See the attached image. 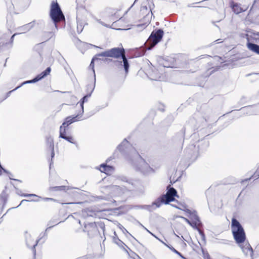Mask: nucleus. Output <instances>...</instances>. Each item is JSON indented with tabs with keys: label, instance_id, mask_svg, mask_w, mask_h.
I'll list each match as a JSON object with an SVG mask.
<instances>
[{
	"label": "nucleus",
	"instance_id": "obj_1",
	"mask_svg": "<svg viewBox=\"0 0 259 259\" xmlns=\"http://www.w3.org/2000/svg\"><path fill=\"white\" fill-rule=\"evenodd\" d=\"M231 230L235 241L239 244L245 256L251 257L253 251L249 243L245 240L244 231L240 224L235 219L232 220Z\"/></svg>",
	"mask_w": 259,
	"mask_h": 259
},
{
	"label": "nucleus",
	"instance_id": "obj_2",
	"mask_svg": "<svg viewBox=\"0 0 259 259\" xmlns=\"http://www.w3.org/2000/svg\"><path fill=\"white\" fill-rule=\"evenodd\" d=\"M175 197H178V196L177 195V191L174 188H170L167 190L165 195L162 196L153 204L155 205L157 207H158L162 203L167 204L170 202L174 201Z\"/></svg>",
	"mask_w": 259,
	"mask_h": 259
},
{
	"label": "nucleus",
	"instance_id": "obj_3",
	"mask_svg": "<svg viewBox=\"0 0 259 259\" xmlns=\"http://www.w3.org/2000/svg\"><path fill=\"white\" fill-rule=\"evenodd\" d=\"M111 57L118 58L121 57L122 62H120L121 65H123L124 68L125 74L128 72L129 64L124 54L123 48H113L110 50Z\"/></svg>",
	"mask_w": 259,
	"mask_h": 259
},
{
	"label": "nucleus",
	"instance_id": "obj_4",
	"mask_svg": "<svg viewBox=\"0 0 259 259\" xmlns=\"http://www.w3.org/2000/svg\"><path fill=\"white\" fill-rule=\"evenodd\" d=\"M50 15L52 20L55 22L60 21L64 19V16L56 2H52L51 5Z\"/></svg>",
	"mask_w": 259,
	"mask_h": 259
},
{
	"label": "nucleus",
	"instance_id": "obj_5",
	"mask_svg": "<svg viewBox=\"0 0 259 259\" xmlns=\"http://www.w3.org/2000/svg\"><path fill=\"white\" fill-rule=\"evenodd\" d=\"M135 157L136 161L134 163L135 167L143 172H149L152 170V168L150 167L147 162L138 154L135 153Z\"/></svg>",
	"mask_w": 259,
	"mask_h": 259
},
{
	"label": "nucleus",
	"instance_id": "obj_6",
	"mask_svg": "<svg viewBox=\"0 0 259 259\" xmlns=\"http://www.w3.org/2000/svg\"><path fill=\"white\" fill-rule=\"evenodd\" d=\"M165 73V68L164 67H160L151 71L149 75L150 78L154 80L165 81L167 78Z\"/></svg>",
	"mask_w": 259,
	"mask_h": 259
},
{
	"label": "nucleus",
	"instance_id": "obj_7",
	"mask_svg": "<svg viewBox=\"0 0 259 259\" xmlns=\"http://www.w3.org/2000/svg\"><path fill=\"white\" fill-rule=\"evenodd\" d=\"M163 34V31L160 29L154 32L153 31L151 34L147 43L150 45L149 49H150L159 42Z\"/></svg>",
	"mask_w": 259,
	"mask_h": 259
},
{
	"label": "nucleus",
	"instance_id": "obj_8",
	"mask_svg": "<svg viewBox=\"0 0 259 259\" xmlns=\"http://www.w3.org/2000/svg\"><path fill=\"white\" fill-rule=\"evenodd\" d=\"M51 71V68L50 67H48L46 70H45L44 71H43L42 73H41L40 74L38 75L35 78H34L32 80H28V81H25L24 82H23L21 85L17 87L16 89H15L14 90V91L18 89V88H19L21 86H22V85L25 84V83H34V82H35L38 80H39L40 79H41V78H44L45 76H47V75H48L50 72ZM11 92V91L10 92Z\"/></svg>",
	"mask_w": 259,
	"mask_h": 259
},
{
	"label": "nucleus",
	"instance_id": "obj_9",
	"mask_svg": "<svg viewBox=\"0 0 259 259\" xmlns=\"http://www.w3.org/2000/svg\"><path fill=\"white\" fill-rule=\"evenodd\" d=\"M81 116L80 115H77L75 116H69L65 119V121L63 123L62 125L60 127H63V130L65 129L66 131V128L71 123L73 122L78 121L80 119Z\"/></svg>",
	"mask_w": 259,
	"mask_h": 259
},
{
	"label": "nucleus",
	"instance_id": "obj_10",
	"mask_svg": "<svg viewBox=\"0 0 259 259\" xmlns=\"http://www.w3.org/2000/svg\"><path fill=\"white\" fill-rule=\"evenodd\" d=\"M184 210L187 213V216L190 218L194 225L196 226L199 224L200 221L195 211H191L189 209Z\"/></svg>",
	"mask_w": 259,
	"mask_h": 259
},
{
	"label": "nucleus",
	"instance_id": "obj_11",
	"mask_svg": "<svg viewBox=\"0 0 259 259\" xmlns=\"http://www.w3.org/2000/svg\"><path fill=\"white\" fill-rule=\"evenodd\" d=\"M232 9L234 13L239 14L242 12L245 11L247 9V7H241L240 6L237 4H234L232 3L231 4Z\"/></svg>",
	"mask_w": 259,
	"mask_h": 259
},
{
	"label": "nucleus",
	"instance_id": "obj_12",
	"mask_svg": "<svg viewBox=\"0 0 259 259\" xmlns=\"http://www.w3.org/2000/svg\"><path fill=\"white\" fill-rule=\"evenodd\" d=\"M99 170L101 172H104L107 175H110L113 172L114 168L112 166H108L103 164L101 165Z\"/></svg>",
	"mask_w": 259,
	"mask_h": 259
},
{
	"label": "nucleus",
	"instance_id": "obj_13",
	"mask_svg": "<svg viewBox=\"0 0 259 259\" xmlns=\"http://www.w3.org/2000/svg\"><path fill=\"white\" fill-rule=\"evenodd\" d=\"M65 129H64V130H63V127H60V136H59L60 138H63L71 143H74L73 138L71 137H66L65 136Z\"/></svg>",
	"mask_w": 259,
	"mask_h": 259
},
{
	"label": "nucleus",
	"instance_id": "obj_14",
	"mask_svg": "<svg viewBox=\"0 0 259 259\" xmlns=\"http://www.w3.org/2000/svg\"><path fill=\"white\" fill-rule=\"evenodd\" d=\"M247 47L250 50L259 54V46L251 43H248L247 44Z\"/></svg>",
	"mask_w": 259,
	"mask_h": 259
},
{
	"label": "nucleus",
	"instance_id": "obj_15",
	"mask_svg": "<svg viewBox=\"0 0 259 259\" xmlns=\"http://www.w3.org/2000/svg\"><path fill=\"white\" fill-rule=\"evenodd\" d=\"M17 193L19 195H21L22 196H31L35 198V199H31V201H39V199H40V197L35 195V194H21L19 193V192H17Z\"/></svg>",
	"mask_w": 259,
	"mask_h": 259
},
{
	"label": "nucleus",
	"instance_id": "obj_16",
	"mask_svg": "<svg viewBox=\"0 0 259 259\" xmlns=\"http://www.w3.org/2000/svg\"><path fill=\"white\" fill-rule=\"evenodd\" d=\"M90 96V95H89V96H85L83 98H82V101H81V102L80 103V107L81 108V113H82L83 112V103L84 102H86L88 100V98Z\"/></svg>",
	"mask_w": 259,
	"mask_h": 259
},
{
	"label": "nucleus",
	"instance_id": "obj_17",
	"mask_svg": "<svg viewBox=\"0 0 259 259\" xmlns=\"http://www.w3.org/2000/svg\"><path fill=\"white\" fill-rule=\"evenodd\" d=\"M163 244H164L166 246H167L171 250H172L174 252L179 255L180 256H181L182 258H184L183 256L181 254L180 252L178 251L177 250H176L174 247L169 246L168 245H166L165 243H164L163 241H161Z\"/></svg>",
	"mask_w": 259,
	"mask_h": 259
},
{
	"label": "nucleus",
	"instance_id": "obj_18",
	"mask_svg": "<svg viewBox=\"0 0 259 259\" xmlns=\"http://www.w3.org/2000/svg\"><path fill=\"white\" fill-rule=\"evenodd\" d=\"M98 56H103V57H111V53L110 50L103 52L98 55Z\"/></svg>",
	"mask_w": 259,
	"mask_h": 259
},
{
	"label": "nucleus",
	"instance_id": "obj_19",
	"mask_svg": "<svg viewBox=\"0 0 259 259\" xmlns=\"http://www.w3.org/2000/svg\"><path fill=\"white\" fill-rule=\"evenodd\" d=\"M121 189L119 187H116L114 188V195H119L120 194Z\"/></svg>",
	"mask_w": 259,
	"mask_h": 259
},
{
	"label": "nucleus",
	"instance_id": "obj_20",
	"mask_svg": "<svg viewBox=\"0 0 259 259\" xmlns=\"http://www.w3.org/2000/svg\"><path fill=\"white\" fill-rule=\"evenodd\" d=\"M97 59L96 57H95L94 58H93L92 60V62L91 63V64H90V67H92V70H93V74H94V77L95 78V70H94V61L96 59Z\"/></svg>",
	"mask_w": 259,
	"mask_h": 259
},
{
	"label": "nucleus",
	"instance_id": "obj_21",
	"mask_svg": "<svg viewBox=\"0 0 259 259\" xmlns=\"http://www.w3.org/2000/svg\"><path fill=\"white\" fill-rule=\"evenodd\" d=\"M182 219H183L184 220H185L188 224H189L190 226H191L192 227L194 228L196 227V226L194 225L193 223L191 222L189 220H188L187 218H184V217H181Z\"/></svg>",
	"mask_w": 259,
	"mask_h": 259
},
{
	"label": "nucleus",
	"instance_id": "obj_22",
	"mask_svg": "<svg viewBox=\"0 0 259 259\" xmlns=\"http://www.w3.org/2000/svg\"><path fill=\"white\" fill-rule=\"evenodd\" d=\"M128 143V142L126 141V140H124L122 143L121 144L119 145V146L118 147V148L119 149V150H121V146L122 145L123 146H125Z\"/></svg>",
	"mask_w": 259,
	"mask_h": 259
},
{
	"label": "nucleus",
	"instance_id": "obj_23",
	"mask_svg": "<svg viewBox=\"0 0 259 259\" xmlns=\"http://www.w3.org/2000/svg\"><path fill=\"white\" fill-rule=\"evenodd\" d=\"M36 244H37L36 241H35L34 242V243H33V244H28V245L29 246H30V247H31V246H32V247H35V246L36 245Z\"/></svg>",
	"mask_w": 259,
	"mask_h": 259
},
{
	"label": "nucleus",
	"instance_id": "obj_24",
	"mask_svg": "<svg viewBox=\"0 0 259 259\" xmlns=\"http://www.w3.org/2000/svg\"><path fill=\"white\" fill-rule=\"evenodd\" d=\"M145 229L147 231V232H148L149 233H150L151 235H152L153 236H154V235L153 234H152L151 232H150L148 230H147V229L145 228Z\"/></svg>",
	"mask_w": 259,
	"mask_h": 259
},
{
	"label": "nucleus",
	"instance_id": "obj_25",
	"mask_svg": "<svg viewBox=\"0 0 259 259\" xmlns=\"http://www.w3.org/2000/svg\"><path fill=\"white\" fill-rule=\"evenodd\" d=\"M54 152L53 151L52 152V157H54Z\"/></svg>",
	"mask_w": 259,
	"mask_h": 259
},
{
	"label": "nucleus",
	"instance_id": "obj_26",
	"mask_svg": "<svg viewBox=\"0 0 259 259\" xmlns=\"http://www.w3.org/2000/svg\"><path fill=\"white\" fill-rule=\"evenodd\" d=\"M4 195V193L3 192V193L1 194V198H2L3 197Z\"/></svg>",
	"mask_w": 259,
	"mask_h": 259
},
{
	"label": "nucleus",
	"instance_id": "obj_27",
	"mask_svg": "<svg viewBox=\"0 0 259 259\" xmlns=\"http://www.w3.org/2000/svg\"><path fill=\"white\" fill-rule=\"evenodd\" d=\"M45 200H52L51 198H45Z\"/></svg>",
	"mask_w": 259,
	"mask_h": 259
},
{
	"label": "nucleus",
	"instance_id": "obj_28",
	"mask_svg": "<svg viewBox=\"0 0 259 259\" xmlns=\"http://www.w3.org/2000/svg\"><path fill=\"white\" fill-rule=\"evenodd\" d=\"M26 201V200H23L21 201V204L24 201Z\"/></svg>",
	"mask_w": 259,
	"mask_h": 259
},
{
	"label": "nucleus",
	"instance_id": "obj_29",
	"mask_svg": "<svg viewBox=\"0 0 259 259\" xmlns=\"http://www.w3.org/2000/svg\"><path fill=\"white\" fill-rule=\"evenodd\" d=\"M72 98H73V99H75V101L76 100V98H75V97H72Z\"/></svg>",
	"mask_w": 259,
	"mask_h": 259
},
{
	"label": "nucleus",
	"instance_id": "obj_30",
	"mask_svg": "<svg viewBox=\"0 0 259 259\" xmlns=\"http://www.w3.org/2000/svg\"><path fill=\"white\" fill-rule=\"evenodd\" d=\"M15 36V34L13 35V36H12V38H13Z\"/></svg>",
	"mask_w": 259,
	"mask_h": 259
},
{
	"label": "nucleus",
	"instance_id": "obj_31",
	"mask_svg": "<svg viewBox=\"0 0 259 259\" xmlns=\"http://www.w3.org/2000/svg\"><path fill=\"white\" fill-rule=\"evenodd\" d=\"M98 22L99 23L102 24L100 21H98Z\"/></svg>",
	"mask_w": 259,
	"mask_h": 259
}]
</instances>
